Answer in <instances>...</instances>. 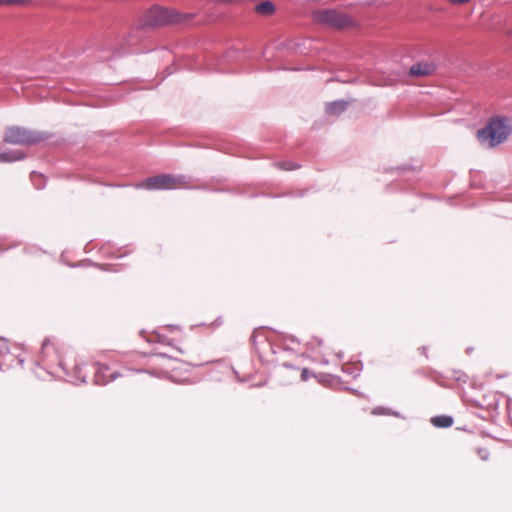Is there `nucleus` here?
Wrapping results in <instances>:
<instances>
[{"label": "nucleus", "instance_id": "nucleus-8", "mask_svg": "<svg viewBox=\"0 0 512 512\" xmlns=\"http://www.w3.org/2000/svg\"><path fill=\"white\" fill-rule=\"evenodd\" d=\"M256 12L261 15H271L275 11V7L272 2L265 1L258 4L255 8Z\"/></svg>", "mask_w": 512, "mask_h": 512}, {"label": "nucleus", "instance_id": "nucleus-2", "mask_svg": "<svg viewBox=\"0 0 512 512\" xmlns=\"http://www.w3.org/2000/svg\"><path fill=\"white\" fill-rule=\"evenodd\" d=\"M182 177H173L170 175H159L147 179L142 186L149 190L174 189L181 186Z\"/></svg>", "mask_w": 512, "mask_h": 512}, {"label": "nucleus", "instance_id": "nucleus-10", "mask_svg": "<svg viewBox=\"0 0 512 512\" xmlns=\"http://www.w3.org/2000/svg\"><path fill=\"white\" fill-rule=\"evenodd\" d=\"M22 158V154L19 152H2L0 153L1 162H11Z\"/></svg>", "mask_w": 512, "mask_h": 512}, {"label": "nucleus", "instance_id": "nucleus-1", "mask_svg": "<svg viewBox=\"0 0 512 512\" xmlns=\"http://www.w3.org/2000/svg\"><path fill=\"white\" fill-rule=\"evenodd\" d=\"M512 133V119L504 115L493 116L486 127L478 130L477 139L487 148L505 142Z\"/></svg>", "mask_w": 512, "mask_h": 512}, {"label": "nucleus", "instance_id": "nucleus-11", "mask_svg": "<svg viewBox=\"0 0 512 512\" xmlns=\"http://www.w3.org/2000/svg\"><path fill=\"white\" fill-rule=\"evenodd\" d=\"M453 5H463L468 3L470 0H448Z\"/></svg>", "mask_w": 512, "mask_h": 512}, {"label": "nucleus", "instance_id": "nucleus-5", "mask_svg": "<svg viewBox=\"0 0 512 512\" xmlns=\"http://www.w3.org/2000/svg\"><path fill=\"white\" fill-rule=\"evenodd\" d=\"M337 14L333 10H317L313 12V20L328 25H335Z\"/></svg>", "mask_w": 512, "mask_h": 512}, {"label": "nucleus", "instance_id": "nucleus-3", "mask_svg": "<svg viewBox=\"0 0 512 512\" xmlns=\"http://www.w3.org/2000/svg\"><path fill=\"white\" fill-rule=\"evenodd\" d=\"M145 22L148 25H162L170 20V13L162 7H152L145 13Z\"/></svg>", "mask_w": 512, "mask_h": 512}, {"label": "nucleus", "instance_id": "nucleus-6", "mask_svg": "<svg viewBox=\"0 0 512 512\" xmlns=\"http://www.w3.org/2000/svg\"><path fill=\"white\" fill-rule=\"evenodd\" d=\"M5 139L11 143H25L28 142L26 133L19 128H11L5 134Z\"/></svg>", "mask_w": 512, "mask_h": 512}, {"label": "nucleus", "instance_id": "nucleus-4", "mask_svg": "<svg viewBox=\"0 0 512 512\" xmlns=\"http://www.w3.org/2000/svg\"><path fill=\"white\" fill-rule=\"evenodd\" d=\"M435 70V65L428 61L418 62L411 66L409 74L412 77H423L432 74Z\"/></svg>", "mask_w": 512, "mask_h": 512}, {"label": "nucleus", "instance_id": "nucleus-9", "mask_svg": "<svg viewBox=\"0 0 512 512\" xmlns=\"http://www.w3.org/2000/svg\"><path fill=\"white\" fill-rule=\"evenodd\" d=\"M434 426L437 427H449L452 425V418L447 416H438L431 419Z\"/></svg>", "mask_w": 512, "mask_h": 512}, {"label": "nucleus", "instance_id": "nucleus-7", "mask_svg": "<svg viewBox=\"0 0 512 512\" xmlns=\"http://www.w3.org/2000/svg\"><path fill=\"white\" fill-rule=\"evenodd\" d=\"M347 105H348V103L343 100L335 101V102L327 104L326 111H327V113H329L331 115H337V114L341 113L342 111H344L346 109Z\"/></svg>", "mask_w": 512, "mask_h": 512}, {"label": "nucleus", "instance_id": "nucleus-12", "mask_svg": "<svg viewBox=\"0 0 512 512\" xmlns=\"http://www.w3.org/2000/svg\"><path fill=\"white\" fill-rule=\"evenodd\" d=\"M10 2V0H0V3Z\"/></svg>", "mask_w": 512, "mask_h": 512}]
</instances>
